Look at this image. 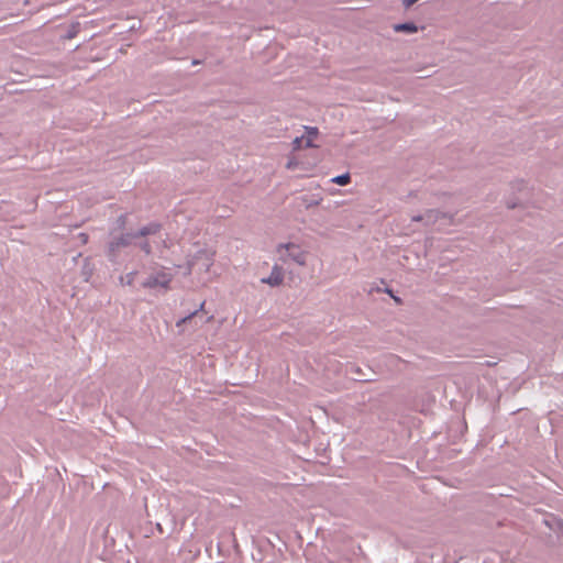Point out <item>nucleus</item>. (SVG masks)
Wrapping results in <instances>:
<instances>
[{"mask_svg":"<svg viewBox=\"0 0 563 563\" xmlns=\"http://www.w3.org/2000/svg\"><path fill=\"white\" fill-rule=\"evenodd\" d=\"M277 254L284 262L291 260L300 266H305L307 263V252L295 243L279 244Z\"/></svg>","mask_w":563,"mask_h":563,"instance_id":"f257e3e1","label":"nucleus"},{"mask_svg":"<svg viewBox=\"0 0 563 563\" xmlns=\"http://www.w3.org/2000/svg\"><path fill=\"white\" fill-rule=\"evenodd\" d=\"M174 275L165 268L157 271L147 277L142 284L144 288L168 290Z\"/></svg>","mask_w":563,"mask_h":563,"instance_id":"f03ea898","label":"nucleus"},{"mask_svg":"<svg viewBox=\"0 0 563 563\" xmlns=\"http://www.w3.org/2000/svg\"><path fill=\"white\" fill-rule=\"evenodd\" d=\"M318 129L306 126V135L301 137H296L292 142L294 150H300L302 147H313V142L318 137Z\"/></svg>","mask_w":563,"mask_h":563,"instance_id":"7ed1b4c3","label":"nucleus"},{"mask_svg":"<svg viewBox=\"0 0 563 563\" xmlns=\"http://www.w3.org/2000/svg\"><path fill=\"white\" fill-rule=\"evenodd\" d=\"M214 262V252L211 251H200L196 256L190 267L194 268L196 265H201V267L209 272Z\"/></svg>","mask_w":563,"mask_h":563,"instance_id":"20e7f679","label":"nucleus"},{"mask_svg":"<svg viewBox=\"0 0 563 563\" xmlns=\"http://www.w3.org/2000/svg\"><path fill=\"white\" fill-rule=\"evenodd\" d=\"M284 280V272L283 268L275 265L272 269L271 275L267 278H263L262 283L268 284L271 286H279Z\"/></svg>","mask_w":563,"mask_h":563,"instance_id":"39448f33","label":"nucleus"},{"mask_svg":"<svg viewBox=\"0 0 563 563\" xmlns=\"http://www.w3.org/2000/svg\"><path fill=\"white\" fill-rule=\"evenodd\" d=\"M395 31L397 32H409V33H413V32H417V26L412 23H404V24H397L395 26Z\"/></svg>","mask_w":563,"mask_h":563,"instance_id":"423d86ee","label":"nucleus"},{"mask_svg":"<svg viewBox=\"0 0 563 563\" xmlns=\"http://www.w3.org/2000/svg\"><path fill=\"white\" fill-rule=\"evenodd\" d=\"M350 180H351V178H350L349 174L340 175V176L332 178V183L340 185V186L347 185L350 183Z\"/></svg>","mask_w":563,"mask_h":563,"instance_id":"0eeeda50","label":"nucleus"},{"mask_svg":"<svg viewBox=\"0 0 563 563\" xmlns=\"http://www.w3.org/2000/svg\"><path fill=\"white\" fill-rule=\"evenodd\" d=\"M159 230V225L158 224H150L145 228H143L140 232L141 235H147V234H154L156 233L157 231Z\"/></svg>","mask_w":563,"mask_h":563,"instance_id":"6e6552de","label":"nucleus"},{"mask_svg":"<svg viewBox=\"0 0 563 563\" xmlns=\"http://www.w3.org/2000/svg\"><path fill=\"white\" fill-rule=\"evenodd\" d=\"M197 313H198V311H195V312L190 313L189 316H187V317H185V318L180 319V320L176 323V325H177V327L183 325L184 323H186L187 321H189L192 317H195Z\"/></svg>","mask_w":563,"mask_h":563,"instance_id":"1a4fd4ad","label":"nucleus"},{"mask_svg":"<svg viewBox=\"0 0 563 563\" xmlns=\"http://www.w3.org/2000/svg\"><path fill=\"white\" fill-rule=\"evenodd\" d=\"M296 165H297V164H296V162H295L294 159H289V161H288V163H287V165H286V167H287L288 169H294V168L296 167Z\"/></svg>","mask_w":563,"mask_h":563,"instance_id":"9d476101","label":"nucleus"},{"mask_svg":"<svg viewBox=\"0 0 563 563\" xmlns=\"http://www.w3.org/2000/svg\"><path fill=\"white\" fill-rule=\"evenodd\" d=\"M418 0H404V5L409 8L411 7L413 3H416Z\"/></svg>","mask_w":563,"mask_h":563,"instance_id":"9b49d317","label":"nucleus"},{"mask_svg":"<svg viewBox=\"0 0 563 563\" xmlns=\"http://www.w3.org/2000/svg\"><path fill=\"white\" fill-rule=\"evenodd\" d=\"M142 250L148 254L151 252V249H150V245L147 243H145L144 245H142Z\"/></svg>","mask_w":563,"mask_h":563,"instance_id":"f8f14e48","label":"nucleus"},{"mask_svg":"<svg viewBox=\"0 0 563 563\" xmlns=\"http://www.w3.org/2000/svg\"><path fill=\"white\" fill-rule=\"evenodd\" d=\"M203 307H205V302H202V303L200 305L199 310H203Z\"/></svg>","mask_w":563,"mask_h":563,"instance_id":"ddd939ff","label":"nucleus"}]
</instances>
